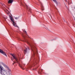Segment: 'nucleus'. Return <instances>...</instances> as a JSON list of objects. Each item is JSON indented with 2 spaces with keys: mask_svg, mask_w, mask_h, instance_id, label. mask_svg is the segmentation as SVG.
Segmentation results:
<instances>
[{
  "mask_svg": "<svg viewBox=\"0 0 75 75\" xmlns=\"http://www.w3.org/2000/svg\"><path fill=\"white\" fill-rule=\"evenodd\" d=\"M57 5H58V2L56 0H52Z\"/></svg>",
  "mask_w": 75,
  "mask_h": 75,
  "instance_id": "1a4fd4ad",
  "label": "nucleus"
},
{
  "mask_svg": "<svg viewBox=\"0 0 75 75\" xmlns=\"http://www.w3.org/2000/svg\"><path fill=\"white\" fill-rule=\"evenodd\" d=\"M65 1H67V0H65Z\"/></svg>",
  "mask_w": 75,
  "mask_h": 75,
  "instance_id": "aec40b11",
  "label": "nucleus"
},
{
  "mask_svg": "<svg viewBox=\"0 0 75 75\" xmlns=\"http://www.w3.org/2000/svg\"><path fill=\"white\" fill-rule=\"evenodd\" d=\"M11 55L13 57V59L11 58V59L12 61H13L14 59H15V60H16V61H13V65H14V64H16V63H17L18 64H19V65L20 66V67H21V68L22 69H23L24 70V69H23V68L24 67V66L25 65V64H21V66L20 65V62L19 61H18V59H17V57L16 56H15L14 55H13L12 54H11Z\"/></svg>",
  "mask_w": 75,
  "mask_h": 75,
  "instance_id": "f03ea898",
  "label": "nucleus"
},
{
  "mask_svg": "<svg viewBox=\"0 0 75 75\" xmlns=\"http://www.w3.org/2000/svg\"><path fill=\"white\" fill-rule=\"evenodd\" d=\"M0 67H1V66H0Z\"/></svg>",
  "mask_w": 75,
  "mask_h": 75,
  "instance_id": "a878e982",
  "label": "nucleus"
},
{
  "mask_svg": "<svg viewBox=\"0 0 75 75\" xmlns=\"http://www.w3.org/2000/svg\"><path fill=\"white\" fill-rule=\"evenodd\" d=\"M15 19H16V20H18V19L19 18L18 17H15Z\"/></svg>",
  "mask_w": 75,
  "mask_h": 75,
  "instance_id": "4468645a",
  "label": "nucleus"
},
{
  "mask_svg": "<svg viewBox=\"0 0 75 75\" xmlns=\"http://www.w3.org/2000/svg\"><path fill=\"white\" fill-rule=\"evenodd\" d=\"M10 19L11 20V21H12V22H13L12 24L15 27H16V23H15L14 22V21H13V18H12V17H11V18H10Z\"/></svg>",
  "mask_w": 75,
  "mask_h": 75,
  "instance_id": "20e7f679",
  "label": "nucleus"
},
{
  "mask_svg": "<svg viewBox=\"0 0 75 75\" xmlns=\"http://www.w3.org/2000/svg\"><path fill=\"white\" fill-rule=\"evenodd\" d=\"M21 5H22L23 6H24V4L22 2H21Z\"/></svg>",
  "mask_w": 75,
  "mask_h": 75,
  "instance_id": "2eb2a0df",
  "label": "nucleus"
},
{
  "mask_svg": "<svg viewBox=\"0 0 75 75\" xmlns=\"http://www.w3.org/2000/svg\"><path fill=\"white\" fill-rule=\"evenodd\" d=\"M42 71V69L39 70V71L38 72V74H41Z\"/></svg>",
  "mask_w": 75,
  "mask_h": 75,
  "instance_id": "9d476101",
  "label": "nucleus"
},
{
  "mask_svg": "<svg viewBox=\"0 0 75 75\" xmlns=\"http://www.w3.org/2000/svg\"><path fill=\"white\" fill-rule=\"evenodd\" d=\"M19 61H20V59H19Z\"/></svg>",
  "mask_w": 75,
  "mask_h": 75,
  "instance_id": "393cba45",
  "label": "nucleus"
},
{
  "mask_svg": "<svg viewBox=\"0 0 75 75\" xmlns=\"http://www.w3.org/2000/svg\"><path fill=\"white\" fill-rule=\"evenodd\" d=\"M2 64L3 65H4V66L5 67V68L7 67V65H6L5 64L3 63Z\"/></svg>",
  "mask_w": 75,
  "mask_h": 75,
  "instance_id": "f8f14e48",
  "label": "nucleus"
},
{
  "mask_svg": "<svg viewBox=\"0 0 75 75\" xmlns=\"http://www.w3.org/2000/svg\"><path fill=\"white\" fill-rule=\"evenodd\" d=\"M46 28V29H47V28L46 27V28Z\"/></svg>",
  "mask_w": 75,
  "mask_h": 75,
  "instance_id": "412c9836",
  "label": "nucleus"
},
{
  "mask_svg": "<svg viewBox=\"0 0 75 75\" xmlns=\"http://www.w3.org/2000/svg\"><path fill=\"white\" fill-rule=\"evenodd\" d=\"M16 27H18V26H17Z\"/></svg>",
  "mask_w": 75,
  "mask_h": 75,
  "instance_id": "4be33fe9",
  "label": "nucleus"
},
{
  "mask_svg": "<svg viewBox=\"0 0 75 75\" xmlns=\"http://www.w3.org/2000/svg\"><path fill=\"white\" fill-rule=\"evenodd\" d=\"M4 71L5 72H7V71H6L5 70H4Z\"/></svg>",
  "mask_w": 75,
  "mask_h": 75,
  "instance_id": "dca6fc26",
  "label": "nucleus"
},
{
  "mask_svg": "<svg viewBox=\"0 0 75 75\" xmlns=\"http://www.w3.org/2000/svg\"><path fill=\"white\" fill-rule=\"evenodd\" d=\"M50 16L51 17V15H50Z\"/></svg>",
  "mask_w": 75,
  "mask_h": 75,
  "instance_id": "5701e85b",
  "label": "nucleus"
},
{
  "mask_svg": "<svg viewBox=\"0 0 75 75\" xmlns=\"http://www.w3.org/2000/svg\"><path fill=\"white\" fill-rule=\"evenodd\" d=\"M28 51V49L27 48L25 49L23 51V52H24L25 54H26V53H27V52Z\"/></svg>",
  "mask_w": 75,
  "mask_h": 75,
  "instance_id": "423d86ee",
  "label": "nucleus"
},
{
  "mask_svg": "<svg viewBox=\"0 0 75 75\" xmlns=\"http://www.w3.org/2000/svg\"><path fill=\"white\" fill-rule=\"evenodd\" d=\"M10 72H11V70L8 69L7 70L6 74H9V75H10Z\"/></svg>",
  "mask_w": 75,
  "mask_h": 75,
  "instance_id": "39448f33",
  "label": "nucleus"
},
{
  "mask_svg": "<svg viewBox=\"0 0 75 75\" xmlns=\"http://www.w3.org/2000/svg\"><path fill=\"white\" fill-rule=\"evenodd\" d=\"M0 71H1V73L2 72V71H3V68H2V67H0Z\"/></svg>",
  "mask_w": 75,
  "mask_h": 75,
  "instance_id": "9b49d317",
  "label": "nucleus"
},
{
  "mask_svg": "<svg viewBox=\"0 0 75 75\" xmlns=\"http://www.w3.org/2000/svg\"><path fill=\"white\" fill-rule=\"evenodd\" d=\"M26 6V7L27 8V10H28L29 11H31V8H28V6H27V5L25 4Z\"/></svg>",
  "mask_w": 75,
  "mask_h": 75,
  "instance_id": "0eeeda50",
  "label": "nucleus"
},
{
  "mask_svg": "<svg viewBox=\"0 0 75 75\" xmlns=\"http://www.w3.org/2000/svg\"><path fill=\"white\" fill-rule=\"evenodd\" d=\"M23 32H24L25 34L27 35V32H26V31H25V30H23Z\"/></svg>",
  "mask_w": 75,
  "mask_h": 75,
  "instance_id": "ddd939ff",
  "label": "nucleus"
},
{
  "mask_svg": "<svg viewBox=\"0 0 75 75\" xmlns=\"http://www.w3.org/2000/svg\"><path fill=\"white\" fill-rule=\"evenodd\" d=\"M23 37H24V38H25V37H24V36H23Z\"/></svg>",
  "mask_w": 75,
  "mask_h": 75,
  "instance_id": "b1692460",
  "label": "nucleus"
},
{
  "mask_svg": "<svg viewBox=\"0 0 75 75\" xmlns=\"http://www.w3.org/2000/svg\"><path fill=\"white\" fill-rule=\"evenodd\" d=\"M26 42L29 45H30L31 48L32 50V51L33 52V58H34V56H35V54H37L38 52H37V48L35 47L34 46V45H33L32 44V42H33L32 41H29L28 40H25Z\"/></svg>",
  "mask_w": 75,
  "mask_h": 75,
  "instance_id": "f257e3e1",
  "label": "nucleus"
},
{
  "mask_svg": "<svg viewBox=\"0 0 75 75\" xmlns=\"http://www.w3.org/2000/svg\"><path fill=\"white\" fill-rule=\"evenodd\" d=\"M0 53L1 54H3V55H5V56H6V57H7V54H6V52L3 50L2 49H0Z\"/></svg>",
  "mask_w": 75,
  "mask_h": 75,
  "instance_id": "7ed1b4c3",
  "label": "nucleus"
},
{
  "mask_svg": "<svg viewBox=\"0 0 75 75\" xmlns=\"http://www.w3.org/2000/svg\"><path fill=\"white\" fill-rule=\"evenodd\" d=\"M31 67H32V66H30L29 67V68H31Z\"/></svg>",
  "mask_w": 75,
  "mask_h": 75,
  "instance_id": "a211bd4d",
  "label": "nucleus"
},
{
  "mask_svg": "<svg viewBox=\"0 0 75 75\" xmlns=\"http://www.w3.org/2000/svg\"><path fill=\"white\" fill-rule=\"evenodd\" d=\"M35 69H33V70H35Z\"/></svg>",
  "mask_w": 75,
  "mask_h": 75,
  "instance_id": "6ab92c4d",
  "label": "nucleus"
},
{
  "mask_svg": "<svg viewBox=\"0 0 75 75\" xmlns=\"http://www.w3.org/2000/svg\"><path fill=\"white\" fill-rule=\"evenodd\" d=\"M28 50H30V49L29 48V47H28Z\"/></svg>",
  "mask_w": 75,
  "mask_h": 75,
  "instance_id": "f3484780",
  "label": "nucleus"
},
{
  "mask_svg": "<svg viewBox=\"0 0 75 75\" xmlns=\"http://www.w3.org/2000/svg\"><path fill=\"white\" fill-rule=\"evenodd\" d=\"M13 2V0H9L8 2V3L10 4Z\"/></svg>",
  "mask_w": 75,
  "mask_h": 75,
  "instance_id": "6e6552de",
  "label": "nucleus"
}]
</instances>
